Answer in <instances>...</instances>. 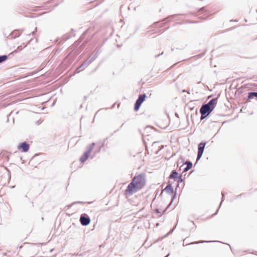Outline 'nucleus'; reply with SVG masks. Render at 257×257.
Returning a JSON list of instances; mask_svg holds the SVG:
<instances>
[{
    "label": "nucleus",
    "instance_id": "obj_1",
    "mask_svg": "<svg viewBox=\"0 0 257 257\" xmlns=\"http://www.w3.org/2000/svg\"><path fill=\"white\" fill-rule=\"evenodd\" d=\"M146 179L144 174L135 176L125 190L126 195H132L144 187Z\"/></svg>",
    "mask_w": 257,
    "mask_h": 257
},
{
    "label": "nucleus",
    "instance_id": "obj_2",
    "mask_svg": "<svg viewBox=\"0 0 257 257\" xmlns=\"http://www.w3.org/2000/svg\"><path fill=\"white\" fill-rule=\"evenodd\" d=\"M213 111L212 108L203 104L200 108L199 112L201 114L200 119L202 120L207 117Z\"/></svg>",
    "mask_w": 257,
    "mask_h": 257
},
{
    "label": "nucleus",
    "instance_id": "obj_3",
    "mask_svg": "<svg viewBox=\"0 0 257 257\" xmlns=\"http://www.w3.org/2000/svg\"><path fill=\"white\" fill-rule=\"evenodd\" d=\"M94 146L95 143H92L87 147V150L83 153L80 158V161L81 163H84L88 159Z\"/></svg>",
    "mask_w": 257,
    "mask_h": 257
},
{
    "label": "nucleus",
    "instance_id": "obj_4",
    "mask_svg": "<svg viewBox=\"0 0 257 257\" xmlns=\"http://www.w3.org/2000/svg\"><path fill=\"white\" fill-rule=\"evenodd\" d=\"M163 191H165L169 195H172V198H171V201L170 203L169 204V205H168L167 207L166 208V210L167 209V208H168L171 205V204H172V203L173 201V200L176 198L177 193L176 192L174 194H173L174 189H173V187L172 186L171 184L170 183V182L168 183V185L165 188V189L163 190Z\"/></svg>",
    "mask_w": 257,
    "mask_h": 257
},
{
    "label": "nucleus",
    "instance_id": "obj_5",
    "mask_svg": "<svg viewBox=\"0 0 257 257\" xmlns=\"http://www.w3.org/2000/svg\"><path fill=\"white\" fill-rule=\"evenodd\" d=\"M79 221L82 225L87 226L90 223V219L88 215L84 213L81 215Z\"/></svg>",
    "mask_w": 257,
    "mask_h": 257
},
{
    "label": "nucleus",
    "instance_id": "obj_6",
    "mask_svg": "<svg viewBox=\"0 0 257 257\" xmlns=\"http://www.w3.org/2000/svg\"><path fill=\"white\" fill-rule=\"evenodd\" d=\"M30 149V145L26 142L20 143L18 146V149L23 152H27Z\"/></svg>",
    "mask_w": 257,
    "mask_h": 257
},
{
    "label": "nucleus",
    "instance_id": "obj_7",
    "mask_svg": "<svg viewBox=\"0 0 257 257\" xmlns=\"http://www.w3.org/2000/svg\"><path fill=\"white\" fill-rule=\"evenodd\" d=\"M217 101V98H213L210 100L207 103L204 104L206 106L211 107L212 110L215 107Z\"/></svg>",
    "mask_w": 257,
    "mask_h": 257
},
{
    "label": "nucleus",
    "instance_id": "obj_8",
    "mask_svg": "<svg viewBox=\"0 0 257 257\" xmlns=\"http://www.w3.org/2000/svg\"><path fill=\"white\" fill-rule=\"evenodd\" d=\"M91 62L89 60L87 59L75 71V73H79L82 70H83L84 68L88 64H90Z\"/></svg>",
    "mask_w": 257,
    "mask_h": 257
},
{
    "label": "nucleus",
    "instance_id": "obj_9",
    "mask_svg": "<svg viewBox=\"0 0 257 257\" xmlns=\"http://www.w3.org/2000/svg\"><path fill=\"white\" fill-rule=\"evenodd\" d=\"M216 241H215V240L214 241L200 240V241H198L192 242L191 243H187L186 238L183 240V245L186 246V245H189V244H198V243H204V242H216Z\"/></svg>",
    "mask_w": 257,
    "mask_h": 257
},
{
    "label": "nucleus",
    "instance_id": "obj_10",
    "mask_svg": "<svg viewBox=\"0 0 257 257\" xmlns=\"http://www.w3.org/2000/svg\"><path fill=\"white\" fill-rule=\"evenodd\" d=\"M183 165H186V166L183 169V173L188 171L192 167V163L190 161H186Z\"/></svg>",
    "mask_w": 257,
    "mask_h": 257
},
{
    "label": "nucleus",
    "instance_id": "obj_11",
    "mask_svg": "<svg viewBox=\"0 0 257 257\" xmlns=\"http://www.w3.org/2000/svg\"><path fill=\"white\" fill-rule=\"evenodd\" d=\"M179 175L178 173L176 170H174L171 171V172L169 176V179H172L174 181H176Z\"/></svg>",
    "mask_w": 257,
    "mask_h": 257
},
{
    "label": "nucleus",
    "instance_id": "obj_12",
    "mask_svg": "<svg viewBox=\"0 0 257 257\" xmlns=\"http://www.w3.org/2000/svg\"><path fill=\"white\" fill-rule=\"evenodd\" d=\"M206 142H205L202 141L201 143H200L198 146V151L204 152V150L206 146Z\"/></svg>",
    "mask_w": 257,
    "mask_h": 257
},
{
    "label": "nucleus",
    "instance_id": "obj_13",
    "mask_svg": "<svg viewBox=\"0 0 257 257\" xmlns=\"http://www.w3.org/2000/svg\"><path fill=\"white\" fill-rule=\"evenodd\" d=\"M146 97V95L145 93L139 95V97L136 100L142 104L145 100Z\"/></svg>",
    "mask_w": 257,
    "mask_h": 257
},
{
    "label": "nucleus",
    "instance_id": "obj_14",
    "mask_svg": "<svg viewBox=\"0 0 257 257\" xmlns=\"http://www.w3.org/2000/svg\"><path fill=\"white\" fill-rule=\"evenodd\" d=\"M99 49H98L96 50V53H95V54L93 55V56L92 57H91V58L89 57L88 58H87L88 60H89V61L91 63L92 62L98 57V56L99 54Z\"/></svg>",
    "mask_w": 257,
    "mask_h": 257
},
{
    "label": "nucleus",
    "instance_id": "obj_15",
    "mask_svg": "<svg viewBox=\"0 0 257 257\" xmlns=\"http://www.w3.org/2000/svg\"><path fill=\"white\" fill-rule=\"evenodd\" d=\"M253 97L257 98V92H250L248 93V99H250Z\"/></svg>",
    "mask_w": 257,
    "mask_h": 257
},
{
    "label": "nucleus",
    "instance_id": "obj_16",
    "mask_svg": "<svg viewBox=\"0 0 257 257\" xmlns=\"http://www.w3.org/2000/svg\"><path fill=\"white\" fill-rule=\"evenodd\" d=\"M175 181H177V183H178L177 186V187L176 188V190L177 188L179 187V183H182V182H183L184 181V180L182 178V175H179L178 176V178H177V180Z\"/></svg>",
    "mask_w": 257,
    "mask_h": 257
},
{
    "label": "nucleus",
    "instance_id": "obj_17",
    "mask_svg": "<svg viewBox=\"0 0 257 257\" xmlns=\"http://www.w3.org/2000/svg\"><path fill=\"white\" fill-rule=\"evenodd\" d=\"M142 103L136 100L134 105V110L136 111H138Z\"/></svg>",
    "mask_w": 257,
    "mask_h": 257
},
{
    "label": "nucleus",
    "instance_id": "obj_18",
    "mask_svg": "<svg viewBox=\"0 0 257 257\" xmlns=\"http://www.w3.org/2000/svg\"><path fill=\"white\" fill-rule=\"evenodd\" d=\"M27 45H25L23 44V45H20L18 47L17 50H15L14 52L17 53L19 51H21L22 50H23L24 48H25L27 46Z\"/></svg>",
    "mask_w": 257,
    "mask_h": 257
},
{
    "label": "nucleus",
    "instance_id": "obj_19",
    "mask_svg": "<svg viewBox=\"0 0 257 257\" xmlns=\"http://www.w3.org/2000/svg\"><path fill=\"white\" fill-rule=\"evenodd\" d=\"M221 195H222V198H221V203H220V205H219V207H218V209H217V210H216V212L213 214V215H216V214L217 213V212H218V210H219V208H220V206H221V204H222V202L223 201V197H224V195H225V193H224V192H221Z\"/></svg>",
    "mask_w": 257,
    "mask_h": 257
},
{
    "label": "nucleus",
    "instance_id": "obj_20",
    "mask_svg": "<svg viewBox=\"0 0 257 257\" xmlns=\"http://www.w3.org/2000/svg\"><path fill=\"white\" fill-rule=\"evenodd\" d=\"M8 58V56L6 55L0 56V63L5 61Z\"/></svg>",
    "mask_w": 257,
    "mask_h": 257
},
{
    "label": "nucleus",
    "instance_id": "obj_21",
    "mask_svg": "<svg viewBox=\"0 0 257 257\" xmlns=\"http://www.w3.org/2000/svg\"><path fill=\"white\" fill-rule=\"evenodd\" d=\"M83 203L84 202H82V201H75V202H73L72 203H71L70 205H67L66 206V207H67L68 209V208H71L74 204H78V203L79 204H82V203Z\"/></svg>",
    "mask_w": 257,
    "mask_h": 257
},
{
    "label": "nucleus",
    "instance_id": "obj_22",
    "mask_svg": "<svg viewBox=\"0 0 257 257\" xmlns=\"http://www.w3.org/2000/svg\"><path fill=\"white\" fill-rule=\"evenodd\" d=\"M203 154V152L198 151L197 158H196L197 161H199L201 159V158Z\"/></svg>",
    "mask_w": 257,
    "mask_h": 257
},
{
    "label": "nucleus",
    "instance_id": "obj_23",
    "mask_svg": "<svg viewBox=\"0 0 257 257\" xmlns=\"http://www.w3.org/2000/svg\"><path fill=\"white\" fill-rule=\"evenodd\" d=\"M154 211L156 213H157V214H159L160 216H162L163 213L160 211L159 209H158V208L155 209Z\"/></svg>",
    "mask_w": 257,
    "mask_h": 257
},
{
    "label": "nucleus",
    "instance_id": "obj_24",
    "mask_svg": "<svg viewBox=\"0 0 257 257\" xmlns=\"http://www.w3.org/2000/svg\"><path fill=\"white\" fill-rule=\"evenodd\" d=\"M175 228V227L173 228L171 230H170V231L167 233V235H168V234H170L172 233L174 231Z\"/></svg>",
    "mask_w": 257,
    "mask_h": 257
},
{
    "label": "nucleus",
    "instance_id": "obj_25",
    "mask_svg": "<svg viewBox=\"0 0 257 257\" xmlns=\"http://www.w3.org/2000/svg\"><path fill=\"white\" fill-rule=\"evenodd\" d=\"M37 28L36 27V28H35V31H34L33 32H32V35H35V33H36V32H37Z\"/></svg>",
    "mask_w": 257,
    "mask_h": 257
},
{
    "label": "nucleus",
    "instance_id": "obj_26",
    "mask_svg": "<svg viewBox=\"0 0 257 257\" xmlns=\"http://www.w3.org/2000/svg\"><path fill=\"white\" fill-rule=\"evenodd\" d=\"M176 16H177L176 15H171V16H170L169 17H168V19L170 18H175Z\"/></svg>",
    "mask_w": 257,
    "mask_h": 257
},
{
    "label": "nucleus",
    "instance_id": "obj_27",
    "mask_svg": "<svg viewBox=\"0 0 257 257\" xmlns=\"http://www.w3.org/2000/svg\"><path fill=\"white\" fill-rule=\"evenodd\" d=\"M163 52H162V53H161V54H158V55H155V57L156 58H157V57H159L160 55H163Z\"/></svg>",
    "mask_w": 257,
    "mask_h": 257
},
{
    "label": "nucleus",
    "instance_id": "obj_28",
    "mask_svg": "<svg viewBox=\"0 0 257 257\" xmlns=\"http://www.w3.org/2000/svg\"><path fill=\"white\" fill-rule=\"evenodd\" d=\"M204 11V8H202L201 9H200L199 11L200 12H203V11Z\"/></svg>",
    "mask_w": 257,
    "mask_h": 257
},
{
    "label": "nucleus",
    "instance_id": "obj_29",
    "mask_svg": "<svg viewBox=\"0 0 257 257\" xmlns=\"http://www.w3.org/2000/svg\"><path fill=\"white\" fill-rule=\"evenodd\" d=\"M84 46H85V44H84V43H83V44L80 46V48H81V49H83V48L84 47Z\"/></svg>",
    "mask_w": 257,
    "mask_h": 257
},
{
    "label": "nucleus",
    "instance_id": "obj_30",
    "mask_svg": "<svg viewBox=\"0 0 257 257\" xmlns=\"http://www.w3.org/2000/svg\"><path fill=\"white\" fill-rule=\"evenodd\" d=\"M105 141V140H104V142H103V143L102 144V145H101V146L100 148H101V147H103L104 146Z\"/></svg>",
    "mask_w": 257,
    "mask_h": 257
},
{
    "label": "nucleus",
    "instance_id": "obj_31",
    "mask_svg": "<svg viewBox=\"0 0 257 257\" xmlns=\"http://www.w3.org/2000/svg\"><path fill=\"white\" fill-rule=\"evenodd\" d=\"M253 254H257V251H255V252H253Z\"/></svg>",
    "mask_w": 257,
    "mask_h": 257
},
{
    "label": "nucleus",
    "instance_id": "obj_32",
    "mask_svg": "<svg viewBox=\"0 0 257 257\" xmlns=\"http://www.w3.org/2000/svg\"><path fill=\"white\" fill-rule=\"evenodd\" d=\"M159 22L154 23V25H156Z\"/></svg>",
    "mask_w": 257,
    "mask_h": 257
},
{
    "label": "nucleus",
    "instance_id": "obj_33",
    "mask_svg": "<svg viewBox=\"0 0 257 257\" xmlns=\"http://www.w3.org/2000/svg\"><path fill=\"white\" fill-rule=\"evenodd\" d=\"M243 194H240L239 195H237V197H239V196H241V195H242Z\"/></svg>",
    "mask_w": 257,
    "mask_h": 257
},
{
    "label": "nucleus",
    "instance_id": "obj_34",
    "mask_svg": "<svg viewBox=\"0 0 257 257\" xmlns=\"http://www.w3.org/2000/svg\"><path fill=\"white\" fill-rule=\"evenodd\" d=\"M19 36H20V34H19V35H17H17L15 36V37H19Z\"/></svg>",
    "mask_w": 257,
    "mask_h": 257
},
{
    "label": "nucleus",
    "instance_id": "obj_35",
    "mask_svg": "<svg viewBox=\"0 0 257 257\" xmlns=\"http://www.w3.org/2000/svg\"><path fill=\"white\" fill-rule=\"evenodd\" d=\"M123 124H124V123H122V124L121 125L120 127H122Z\"/></svg>",
    "mask_w": 257,
    "mask_h": 257
},
{
    "label": "nucleus",
    "instance_id": "obj_36",
    "mask_svg": "<svg viewBox=\"0 0 257 257\" xmlns=\"http://www.w3.org/2000/svg\"><path fill=\"white\" fill-rule=\"evenodd\" d=\"M163 191H162V192H161V195H162V194H163Z\"/></svg>",
    "mask_w": 257,
    "mask_h": 257
},
{
    "label": "nucleus",
    "instance_id": "obj_37",
    "mask_svg": "<svg viewBox=\"0 0 257 257\" xmlns=\"http://www.w3.org/2000/svg\"><path fill=\"white\" fill-rule=\"evenodd\" d=\"M183 167V165L181 166L180 169Z\"/></svg>",
    "mask_w": 257,
    "mask_h": 257
},
{
    "label": "nucleus",
    "instance_id": "obj_38",
    "mask_svg": "<svg viewBox=\"0 0 257 257\" xmlns=\"http://www.w3.org/2000/svg\"><path fill=\"white\" fill-rule=\"evenodd\" d=\"M230 249L231 250V251H232V248L231 247V246H230Z\"/></svg>",
    "mask_w": 257,
    "mask_h": 257
}]
</instances>
